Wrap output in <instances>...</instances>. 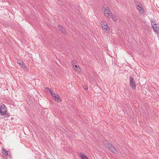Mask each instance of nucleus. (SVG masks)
Instances as JSON below:
<instances>
[{
    "mask_svg": "<svg viewBox=\"0 0 159 159\" xmlns=\"http://www.w3.org/2000/svg\"><path fill=\"white\" fill-rule=\"evenodd\" d=\"M52 96L54 101L58 102H61V100L59 95L57 94H52Z\"/></svg>",
    "mask_w": 159,
    "mask_h": 159,
    "instance_id": "20e7f679",
    "label": "nucleus"
},
{
    "mask_svg": "<svg viewBox=\"0 0 159 159\" xmlns=\"http://www.w3.org/2000/svg\"><path fill=\"white\" fill-rule=\"evenodd\" d=\"M104 24V25L102 26V28L105 32L107 33L110 30V28L109 26H108L107 23L105 25Z\"/></svg>",
    "mask_w": 159,
    "mask_h": 159,
    "instance_id": "423d86ee",
    "label": "nucleus"
},
{
    "mask_svg": "<svg viewBox=\"0 0 159 159\" xmlns=\"http://www.w3.org/2000/svg\"><path fill=\"white\" fill-rule=\"evenodd\" d=\"M104 14L107 18H110L112 15V13L110 11V9L108 7L104 9Z\"/></svg>",
    "mask_w": 159,
    "mask_h": 159,
    "instance_id": "f257e3e1",
    "label": "nucleus"
},
{
    "mask_svg": "<svg viewBox=\"0 0 159 159\" xmlns=\"http://www.w3.org/2000/svg\"><path fill=\"white\" fill-rule=\"evenodd\" d=\"M151 25H152V26H153V25H154L155 24H156V23H155V21H154L153 20H152L151 21Z\"/></svg>",
    "mask_w": 159,
    "mask_h": 159,
    "instance_id": "f3484780",
    "label": "nucleus"
},
{
    "mask_svg": "<svg viewBox=\"0 0 159 159\" xmlns=\"http://www.w3.org/2000/svg\"><path fill=\"white\" fill-rule=\"evenodd\" d=\"M72 64L73 66L75 68V69L76 71L79 72H80V67H79V66H78L77 65H75L74 63H73V62H72Z\"/></svg>",
    "mask_w": 159,
    "mask_h": 159,
    "instance_id": "6e6552de",
    "label": "nucleus"
},
{
    "mask_svg": "<svg viewBox=\"0 0 159 159\" xmlns=\"http://www.w3.org/2000/svg\"><path fill=\"white\" fill-rule=\"evenodd\" d=\"M7 110V107L3 104H2L0 106V112L2 115L4 116L6 114Z\"/></svg>",
    "mask_w": 159,
    "mask_h": 159,
    "instance_id": "7ed1b4c3",
    "label": "nucleus"
},
{
    "mask_svg": "<svg viewBox=\"0 0 159 159\" xmlns=\"http://www.w3.org/2000/svg\"><path fill=\"white\" fill-rule=\"evenodd\" d=\"M20 66H21V67L24 69H25L26 68V66L25 65L23 64V65H21Z\"/></svg>",
    "mask_w": 159,
    "mask_h": 159,
    "instance_id": "6ab92c4d",
    "label": "nucleus"
},
{
    "mask_svg": "<svg viewBox=\"0 0 159 159\" xmlns=\"http://www.w3.org/2000/svg\"><path fill=\"white\" fill-rule=\"evenodd\" d=\"M11 155L10 152H7L6 153H5V155L7 156L10 157V155Z\"/></svg>",
    "mask_w": 159,
    "mask_h": 159,
    "instance_id": "a211bd4d",
    "label": "nucleus"
},
{
    "mask_svg": "<svg viewBox=\"0 0 159 159\" xmlns=\"http://www.w3.org/2000/svg\"><path fill=\"white\" fill-rule=\"evenodd\" d=\"M139 12L140 14L143 15H144V9L143 8H142L139 9Z\"/></svg>",
    "mask_w": 159,
    "mask_h": 159,
    "instance_id": "f8f14e48",
    "label": "nucleus"
},
{
    "mask_svg": "<svg viewBox=\"0 0 159 159\" xmlns=\"http://www.w3.org/2000/svg\"><path fill=\"white\" fill-rule=\"evenodd\" d=\"M112 145L111 144H110L109 143H107V144L105 145L106 147L109 149L112 146Z\"/></svg>",
    "mask_w": 159,
    "mask_h": 159,
    "instance_id": "9b49d317",
    "label": "nucleus"
},
{
    "mask_svg": "<svg viewBox=\"0 0 159 159\" xmlns=\"http://www.w3.org/2000/svg\"><path fill=\"white\" fill-rule=\"evenodd\" d=\"M68 137L69 138H70V137H70V136H68Z\"/></svg>",
    "mask_w": 159,
    "mask_h": 159,
    "instance_id": "b1692460",
    "label": "nucleus"
},
{
    "mask_svg": "<svg viewBox=\"0 0 159 159\" xmlns=\"http://www.w3.org/2000/svg\"><path fill=\"white\" fill-rule=\"evenodd\" d=\"M83 88L85 90H87L88 89V86L87 85H85L83 86Z\"/></svg>",
    "mask_w": 159,
    "mask_h": 159,
    "instance_id": "aec40b11",
    "label": "nucleus"
},
{
    "mask_svg": "<svg viewBox=\"0 0 159 159\" xmlns=\"http://www.w3.org/2000/svg\"><path fill=\"white\" fill-rule=\"evenodd\" d=\"M129 83L131 88L134 89H135L136 88V85L135 84V81L134 80V79L133 76L130 75L129 77Z\"/></svg>",
    "mask_w": 159,
    "mask_h": 159,
    "instance_id": "f03ea898",
    "label": "nucleus"
},
{
    "mask_svg": "<svg viewBox=\"0 0 159 159\" xmlns=\"http://www.w3.org/2000/svg\"><path fill=\"white\" fill-rule=\"evenodd\" d=\"M17 63L20 65H23V61L20 60H18Z\"/></svg>",
    "mask_w": 159,
    "mask_h": 159,
    "instance_id": "2eb2a0df",
    "label": "nucleus"
},
{
    "mask_svg": "<svg viewBox=\"0 0 159 159\" xmlns=\"http://www.w3.org/2000/svg\"><path fill=\"white\" fill-rule=\"evenodd\" d=\"M109 149L112 152H115L116 151V149L113 146L110 148Z\"/></svg>",
    "mask_w": 159,
    "mask_h": 159,
    "instance_id": "1a4fd4ad",
    "label": "nucleus"
},
{
    "mask_svg": "<svg viewBox=\"0 0 159 159\" xmlns=\"http://www.w3.org/2000/svg\"><path fill=\"white\" fill-rule=\"evenodd\" d=\"M111 17H112L113 20L115 21H116L117 20V18L116 16L113 15H112V16Z\"/></svg>",
    "mask_w": 159,
    "mask_h": 159,
    "instance_id": "ddd939ff",
    "label": "nucleus"
},
{
    "mask_svg": "<svg viewBox=\"0 0 159 159\" xmlns=\"http://www.w3.org/2000/svg\"><path fill=\"white\" fill-rule=\"evenodd\" d=\"M152 27L155 33L157 34L159 32V24H156L153 25Z\"/></svg>",
    "mask_w": 159,
    "mask_h": 159,
    "instance_id": "39448f33",
    "label": "nucleus"
},
{
    "mask_svg": "<svg viewBox=\"0 0 159 159\" xmlns=\"http://www.w3.org/2000/svg\"><path fill=\"white\" fill-rule=\"evenodd\" d=\"M57 27L59 30L63 34H65L66 33V31L65 28L63 27L61 25H58Z\"/></svg>",
    "mask_w": 159,
    "mask_h": 159,
    "instance_id": "0eeeda50",
    "label": "nucleus"
},
{
    "mask_svg": "<svg viewBox=\"0 0 159 159\" xmlns=\"http://www.w3.org/2000/svg\"><path fill=\"white\" fill-rule=\"evenodd\" d=\"M7 152H9V151H7L5 149H4L2 151V153L4 155H5V153H6Z\"/></svg>",
    "mask_w": 159,
    "mask_h": 159,
    "instance_id": "dca6fc26",
    "label": "nucleus"
},
{
    "mask_svg": "<svg viewBox=\"0 0 159 159\" xmlns=\"http://www.w3.org/2000/svg\"><path fill=\"white\" fill-rule=\"evenodd\" d=\"M81 154V153H80ZM82 154V155H81V159H89L83 153H81Z\"/></svg>",
    "mask_w": 159,
    "mask_h": 159,
    "instance_id": "9d476101",
    "label": "nucleus"
},
{
    "mask_svg": "<svg viewBox=\"0 0 159 159\" xmlns=\"http://www.w3.org/2000/svg\"><path fill=\"white\" fill-rule=\"evenodd\" d=\"M46 89V90H47V91H48V90L49 89L48 88L46 87V89Z\"/></svg>",
    "mask_w": 159,
    "mask_h": 159,
    "instance_id": "5701e85b",
    "label": "nucleus"
},
{
    "mask_svg": "<svg viewBox=\"0 0 159 159\" xmlns=\"http://www.w3.org/2000/svg\"><path fill=\"white\" fill-rule=\"evenodd\" d=\"M141 3H139V2H135V5L136 6H137L138 5H139Z\"/></svg>",
    "mask_w": 159,
    "mask_h": 159,
    "instance_id": "4be33fe9",
    "label": "nucleus"
},
{
    "mask_svg": "<svg viewBox=\"0 0 159 159\" xmlns=\"http://www.w3.org/2000/svg\"><path fill=\"white\" fill-rule=\"evenodd\" d=\"M137 8L139 10L140 9L142 8V5L140 4L139 5H138L137 6Z\"/></svg>",
    "mask_w": 159,
    "mask_h": 159,
    "instance_id": "4468645a",
    "label": "nucleus"
},
{
    "mask_svg": "<svg viewBox=\"0 0 159 159\" xmlns=\"http://www.w3.org/2000/svg\"><path fill=\"white\" fill-rule=\"evenodd\" d=\"M48 91L50 93L51 96H52V94H55V93H52V91L51 90H50V89H49L48 90Z\"/></svg>",
    "mask_w": 159,
    "mask_h": 159,
    "instance_id": "412c9836",
    "label": "nucleus"
}]
</instances>
